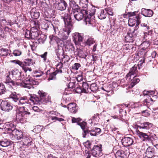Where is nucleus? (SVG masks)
Returning <instances> with one entry per match:
<instances>
[{"label":"nucleus","instance_id":"nucleus-40","mask_svg":"<svg viewBox=\"0 0 158 158\" xmlns=\"http://www.w3.org/2000/svg\"><path fill=\"white\" fill-rule=\"evenodd\" d=\"M10 144V141L6 139L1 141L0 145L3 147H7L9 146Z\"/></svg>","mask_w":158,"mask_h":158},{"label":"nucleus","instance_id":"nucleus-64","mask_svg":"<svg viewBox=\"0 0 158 158\" xmlns=\"http://www.w3.org/2000/svg\"><path fill=\"white\" fill-rule=\"evenodd\" d=\"M63 64L61 62L56 65V69H60L63 67Z\"/></svg>","mask_w":158,"mask_h":158},{"label":"nucleus","instance_id":"nucleus-41","mask_svg":"<svg viewBox=\"0 0 158 158\" xmlns=\"http://www.w3.org/2000/svg\"><path fill=\"white\" fill-rule=\"evenodd\" d=\"M10 97L13 99V100L16 102V104L17 102L19 101V98L16 95L15 92L11 93L10 95Z\"/></svg>","mask_w":158,"mask_h":158},{"label":"nucleus","instance_id":"nucleus-49","mask_svg":"<svg viewBox=\"0 0 158 158\" xmlns=\"http://www.w3.org/2000/svg\"><path fill=\"white\" fill-rule=\"evenodd\" d=\"M11 73L13 75H17L18 77L19 75H21L22 74L21 72L19 71V70H13Z\"/></svg>","mask_w":158,"mask_h":158},{"label":"nucleus","instance_id":"nucleus-55","mask_svg":"<svg viewBox=\"0 0 158 158\" xmlns=\"http://www.w3.org/2000/svg\"><path fill=\"white\" fill-rule=\"evenodd\" d=\"M81 67V65L78 63H75L72 66V69H77Z\"/></svg>","mask_w":158,"mask_h":158},{"label":"nucleus","instance_id":"nucleus-18","mask_svg":"<svg viewBox=\"0 0 158 158\" xmlns=\"http://www.w3.org/2000/svg\"><path fill=\"white\" fill-rule=\"evenodd\" d=\"M3 127L6 131H9L10 133H12V131L15 129V127L14 124L10 122L6 123L3 126Z\"/></svg>","mask_w":158,"mask_h":158},{"label":"nucleus","instance_id":"nucleus-24","mask_svg":"<svg viewBox=\"0 0 158 158\" xmlns=\"http://www.w3.org/2000/svg\"><path fill=\"white\" fill-rule=\"evenodd\" d=\"M146 157L148 158H151L154 156V149L148 147L145 152Z\"/></svg>","mask_w":158,"mask_h":158},{"label":"nucleus","instance_id":"nucleus-32","mask_svg":"<svg viewBox=\"0 0 158 158\" xmlns=\"http://www.w3.org/2000/svg\"><path fill=\"white\" fill-rule=\"evenodd\" d=\"M29 96H30V100L33 103L40 104V97H36V95H32L31 94H29Z\"/></svg>","mask_w":158,"mask_h":158},{"label":"nucleus","instance_id":"nucleus-54","mask_svg":"<svg viewBox=\"0 0 158 158\" xmlns=\"http://www.w3.org/2000/svg\"><path fill=\"white\" fill-rule=\"evenodd\" d=\"M21 51L18 50H16L14 51L13 54L15 56H18L20 55L21 54Z\"/></svg>","mask_w":158,"mask_h":158},{"label":"nucleus","instance_id":"nucleus-20","mask_svg":"<svg viewBox=\"0 0 158 158\" xmlns=\"http://www.w3.org/2000/svg\"><path fill=\"white\" fill-rule=\"evenodd\" d=\"M122 144L125 147H128L131 145L133 142V139L129 137H125L121 140Z\"/></svg>","mask_w":158,"mask_h":158},{"label":"nucleus","instance_id":"nucleus-30","mask_svg":"<svg viewBox=\"0 0 158 158\" xmlns=\"http://www.w3.org/2000/svg\"><path fill=\"white\" fill-rule=\"evenodd\" d=\"M145 98L143 102V104L144 105L148 107L152 104V102H153V100L151 98Z\"/></svg>","mask_w":158,"mask_h":158},{"label":"nucleus","instance_id":"nucleus-11","mask_svg":"<svg viewBox=\"0 0 158 158\" xmlns=\"http://www.w3.org/2000/svg\"><path fill=\"white\" fill-rule=\"evenodd\" d=\"M54 6L56 9L63 10L66 9L67 4L64 0H56Z\"/></svg>","mask_w":158,"mask_h":158},{"label":"nucleus","instance_id":"nucleus-46","mask_svg":"<svg viewBox=\"0 0 158 158\" xmlns=\"http://www.w3.org/2000/svg\"><path fill=\"white\" fill-rule=\"evenodd\" d=\"M6 89L4 85L0 83V95L5 93Z\"/></svg>","mask_w":158,"mask_h":158},{"label":"nucleus","instance_id":"nucleus-29","mask_svg":"<svg viewBox=\"0 0 158 158\" xmlns=\"http://www.w3.org/2000/svg\"><path fill=\"white\" fill-rule=\"evenodd\" d=\"M49 37L51 41L53 40H55L56 41L58 46H59L60 44H62L63 41L61 40L57 37L55 36L52 35H50Z\"/></svg>","mask_w":158,"mask_h":158},{"label":"nucleus","instance_id":"nucleus-17","mask_svg":"<svg viewBox=\"0 0 158 158\" xmlns=\"http://www.w3.org/2000/svg\"><path fill=\"white\" fill-rule=\"evenodd\" d=\"M153 126L152 123L148 122H144L141 123L140 125H137V128L140 129L141 131H143V129L148 130L151 128Z\"/></svg>","mask_w":158,"mask_h":158},{"label":"nucleus","instance_id":"nucleus-26","mask_svg":"<svg viewBox=\"0 0 158 158\" xmlns=\"http://www.w3.org/2000/svg\"><path fill=\"white\" fill-rule=\"evenodd\" d=\"M142 14L145 17H150L153 14V11L150 9L142 8L141 11Z\"/></svg>","mask_w":158,"mask_h":158},{"label":"nucleus","instance_id":"nucleus-60","mask_svg":"<svg viewBox=\"0 0 158 158\" xmlns=\"http://www.w3.org/2000/svg\"><path fill=\"white\" fill-rule=\"evenodd\" d=\"M76 79L78 82H80L83 80V78L82 75H79L76 78Z\"/></svg>","mask_w":158,"mask_h":158},{"label":"nucleus","instance_id":"nucleus-36","mask_svg":"<svg viewBox=\"0 0 158 158\" xmlns=\"http://www.w3.org/2000/svg\"><path fill=\"white\" fill-rule=\"evenodd\" d=\"M88 0H80L79 5L83 8L87 9L88 7Z\"/></svg>","mask_w":158,"mask_h":158},{"label":"nucleus","instance_id":"nucleus-43","mask_svg":"<svg viewBox=\"0 0 158 158\" xmlns=\"http://www.w3.org/2000/svg\"><path fill=\"white\" fill-rule=\"evenodd\" d=\"M75 81L73 80V82L70 81L69 84V85L68 86V89H65V91H68V89H73L75 88Z\"/></svg>","mask_w":158,"mask_h":158},{"label":"nucleus","instance_id":"nucleus-35","mask_svg":"<svg viewBox=\"0 0 158 158\" xmlns=\"http://www.w3.org/2000/svg\"><path fill=\"white\" fill-rule=\"evenodd\" d=\"M69 5L70 8L73 10V11L78 10V6L74 1H71L70 2Z\"/></svg>","mask_w":158,"mask_h":158},{"label":"nucleus","instance_id":"nucleus-61","mask_svg":"<svg viewBox=\"0 0 158 158\" xmlns=\"http://www.w3.org/2000/svg\"><path fill=\"white\" fill-rule=\"evenodd\" d=\"M81 120V119L79 118H73L72 119V123H78Z\"/></svg>","mask_w":158,"mask_h":158},{"label":"nucleus","instance_id":"nucleus-62","mask_svg":"<svg viewBox=\"0 0 158 158\" xmlns=\"http://www.w3.org/2000/svg\"><path fill=\"white\" fill-rule=\"evenodd\" d=\"M94 128L97 135L100 134L101 132V130L100 128L97 127H95Z\"/></svg>","mask_w":158,"mask_h":158},{"label":"nucleus","instance_id":"nucleus-27","mask_svg":"<svg viewBox=\"0 0 158 158\" xmlns=\"http://www.w3.org/2000/svg\"><path fill=\"white\" fill-rule=\"evenodd\" d=\"M155 94V92L153 91H148L144 90L143 92V95H141V96H143L145 98H151V96L153 97V95Z\"/></svg>","mask_w":158,"mask_h":158},{"label":"nucleus","instance_id":"nucleus-5","mask_svg":"<svg viewBox=\"0 0 158 158\" xmlns=\"http://www.w3.org/2000/svg\"><path fill=\"white\" fill-rule=\"evenodd\" d=\"M16 120L21 123L24 122L27 115L30 114V113L26 111L24 106L17 107L16 109Z\"/></svg>","mask_w":158,"mask_h":158},{"label":"nucleus","instance_id":"nucleus-4","mask_svg":"<svg viewBox=\"0 0 158 158\" xmlns=\"http://www.w3.org/2000/svg\"><path fill=\"white\" fill-rule=\"evenodd\" d=\"M73 14L68 13H63L61 15V18L63 19L65 24L64 28V30L65 32L66 33L65 35L66 36L69 35L71 32V29L73 25L72 18Z\"/></svg>","mask_w":158,"mask_h":158},{"label":"nucleus","instance_id":"nucleus-25","mask_svg":"<svg viewBox=\"0 0 158 158\" xmlns=\"http://www.w3.org/2000/svg\"><path fill=\"white\" fill-rule=\"evenodd\" d=\"M68 109L71 113L75 114L78 110V107L75 103H71L68 105Z\"/></svg>","mask_w":158,"mask_h":158},{"label":"nucleus","instance_id":"nucleus-3","mask_svg":"<svg viewBox=\"0 0 158 158\" xmlns=\"http://www.w3.org/2000/svg\"><path fill=\"white\" fill-rule=\"evenodd\" d=\"M27 70H24V72H21L22 73V74H21V75H19L18 76L19 79H18L17 82H19V83H24V84H25V83H27V81H29L27 83V85H28L25 84V86H23V85L20 86L22 87L27 88L29 89H30L31 88H33V85H38L39 82L37 81H35L33 79L25 78L26 72ZM28 70L30 72L31 71V70Z\"/></svg>","mask_w":158,"mask_h":158},{"label":"nucleus","instance_id":"nucleus-21","mask_svg":"<svg viewBox=\"0 0 158 158\" xmlns=\"http://www.w3.org/2000/svg\"><path fill=\"white\" fill-rule=\"evenodd\" d=\"M22 141L24 146H29L33 143L31 138L29 136L23 137Z\"/></svg>","mask_w":158,"mask_h":158},{"label":"nucleus","instance_id":"nucleus-31","mask_svg":"<svg viewBox=\"0 0 158 158\" xmlns=\"http://www.w3.org/2000/svg\"><path fill=\"white\" fill-rule=\"evenodd\" d=\"M116 158H126V155L123 150H118L115 154Z\"/></svg>","mask_w":158,"mask_h":158},{"label":"nucleus","instance_id":"nucleus-53","mask_svg":"<svg viewBox=\"0 0 158 158\" xmlns=\"http://www.w3.org/2000/svg\"><path fill=\"white\" fill-rule=\"evenodd\" d=\"M25 104H26V102L20 98L19 99V101L17 102L16 105H20Z\"/></svg>","mask_w":158,"mask_h":158},{"label":"nucleus","instance_id":"nucleus-50","mask_svg":"<svg viewBox=\"0 0 158 158\" xmlns=\"http://www.w3.org/2000/svg\"><path fill=\"white\" fill-rule=\"evenodd\" d=\"M95 43V41L93 38H89L86 42V44L90 46Z\"/></svg>","mask_w":158,"mask_h":158},{"label":"nucleus","instance_id":"nucleus-23","mask_svg":"<svg viewBox=\"0 0 158 158\" xmlns=\"http://www.w3.org/2000/svg\"><path fill=\"white\" fill-rule=\"evenodd\" d=\"M12 134L14 137L17 139H19L21 138L22 139L23 137L22 132L21 131H19L15 129L12 131Z\"/></svg>","mask_w":158,"mask_h":158},{"label":"nucleus","instance_id":"nucleus-59","mask_svg":"<svg viewBox=\"0 0 158 158\" xmlns=\"http://www.w3.org/2000/svg\"><path fill=\"white\" fill-rule=\"evenodd\" d=\"M32 109L35 111L37 112H42V110L40 109L39 107L37 106H34L32 107Z\"/></svg>","mask_w":158,"mask_h":158},{"label":"nucleus","instance_id":"nucleus-45","mask_svg":"<svg viewBox=\"0 0 158 158\" xmlns=\"http://www.w3.org/2000/svg\"><path fill=\"white\" fill-rule=\"evenodd\" d=\"M98 115L99 114H94L91 118L92 122H94L95 123H98L99 121V117Z\"/></svg>","mask_w":158,"mask_h":158},{"label":"nucleus","instance_id":"nucleus-10","mask_svg":"<svg viewBox=\"0 0 158 158\" xmlns=\"http://www.w3.org/2000/svg\"><path fill=\"white\" fill-rule=\"evenodd\" d=\"M138 34L137 29H134L132 31L128 32L125 37V41L127 42L132 43Z\"/></svg>","mask_w":158,"mask_h":158},{"label":"nucleus","instance_id":"nucleus-57","mask_svg":"<svg viewBox=\"0 0 158 158\" xmlns=\"http://www.w3.org/2000/svg\"><path fill=\"white\" fill-rule=\"evenodd\" d=\"M89 133L90 135L92 136H95L97 135L94 128L91 130H89L88 134Z\"/></svg>","mask_w":158,"mask_h":158},{"label":"nucleus","instance_id":"nucleus-48","mask_svg":"<svg viewBox=\"0 0 158 158\" xmlns=\"http://www.w3.org/2000/svg\"><path fill=\"white\" fill-rule=\"evenodd\" d=\"M106 14H108L109 15H113V12L111 9L110 8H107L105 9Z\"/></svg>","mask_w":158,"mask_h":158},{"label":"nucleus","instance_id":"nucleus-33","mask_svg":"<svg viewBox=\"0 0 158 158\" xmlns=\"http://www.w3.org/2000/svg\"><path fill=\"white\" fill-rule=\"evenodd\" d=\"M106 16V14L104 10H101L98 12V17L100 19H105Z\"/></svg>","mask_w":158,"mask_h":158},{"label":"nucleus","instance_id":"nucleus-1","mask_svg":"<svg viewBox=\"0 0 158 158\" xmlns=\"http://www.w3.org/2000/svg\"><path fill=\"white\" fill-rule=\"evenodd\" d=\"M95 12L94 9H92L90 11L88 10V9L82 10L79 9L77 10L73 11V16L78 21L82 20L85 17L86 24L93 26L96 22L94 19V15Z\"/></svg>","mask_w":158,"mask_h":158},{"label":"nucleus","instance_id":"nucleus-15","mask_svg":"<svg viewBox=\"0 0 158 158\" xmlns=\"http://www.w3.org/2000/svg\"><path fill=\"white\" fill-rule=\"evenodd\" d=\"M140 19L139 15L135 16L134 18H129L128 20V25L130 27H133L134 26L136 23V25H138L140 23L139 19Z\"/></svg>","mask_w":158,"mask_h":158},{"label":"nucleus","instance_id":"nucleus-2","mask_svg":"<svg viewBox=\"0 0 158 158\" xmlns=\"http://www.w3.org/2000/svg\"><path fill=\"white\" fill-rule=\"evenodd\" d=\"M150 45V43L148 41H145L141 44V48L139 52L138 53V56L142 59L140 60L139 63L137 64H135L132 68V69H140L142 68L143 63H144L146 54L147 52L149 49Z\"/></svg>","mask_w":158,"mask_h":158},{"label":"nucleus","instance_id":"nucleus-6","mask_svg":"<svg viewBox=\"0 0 158 158\" xmlns=\"http://www.w3.org/2000/svg\"><path fill=\"white\" fill-rule=\"evenodd\" d=\"M40 35V31L35 27H31L30 31L26 30L25 32V37L28 39H35Z\"/></svg>","mask_w":158,"mask_h":158},{"label":"nucleus","instance_id":"nucleus-42","mask_svg":"<svg viewBox=\"0 0 158 158\" xmlns=\"http://www.w3.org/2000/svg\"><path fill=\"white\" fill-rule=\"evenodd\" d=\"M34 72V75L33 76L36 77H40L43 74V72L40 70H36Z\"/></svg>","mask_w":158,"mask_h":158},{"label":"nucleus","instance_id":"nucleus-39","mask_svg":"<svg viewBox=\"0 0 158 158\" xmlns=\"http://www.w3.org/2000/svg\"><path fill=\"white\" fill-rule=\"evenodd\" d=\"M8 50L6 49L2 48L0 49V55L2 56H6L8 54Z\"/></svg>","mask_w":158,"mask_h":158},{"label":"nucleus","instance_id":"nucleus-34","mask_svg":"<svg viewBox=\"0 0 158 158\" xmlns=\"http://www.w3.org/2000/svg\"><path fill=\"white\" fill-rule=\"evenodd\" d=\"M62 72V70H56V71L53 72L50 74L48 80L49 81L55 79L57 73H61Z\"/></svg>","mask_w":158,"mask_h":158},{"label":"nucleus","instance_id":"nucleus-38","mask_svg":"<svg viewBox=\"0 0 158 158\" xmlns=\"http://www.w3.org/2000/svg\"><path fill=\"white\" fill-rule=\"evenodd\" d=\"M40 38L38 39V41L39 43L43 44L46 39V36L44 34H40Z\"/></svg>","mask_w":158,"mask_h":158},{"label":"nucleus","instance_id":"nucleus-47","mask_svg":"<svg viewBox=\"0 0 158 158\" xmlns=\"http://www.w3.org/2000/svg\"><path fill=\"white\" fill-rule=\"evenodd\" d=\"M90 89L92 91H94L98 89V87L95 83H93L91 85Z\"/></svg>","mask_w":158,"mask_h":158},{"label":"nucleus","instance_id":"nucleus-19","mask_svg":"<svg viewBox=\"0 0 158 158\" xmlns=\"http://www.w3.org/2000/svg\"><path fill=\"white\" fill-rule=\"evenodd\" d=\"M137 135L140 138L142 139L144 141H149L150 137L147 134L143 132L139 131L138 129L136 130Z\"/></svg>","mask_w":158,"mask_h":158},{"label":"nucleus","instance_id":"nucleus-8","mask_svg":"<svg viewBox=\"0 0 158 158\" xmlns=\"http://www.w3.org/2000/svg\"><path fill=\"white\" fill-rule=\"evenodd\" d=\"M32 60L31 59H27L25 60L24 61V63H23L22 62L19 60H10V62L12 63H14L16 64H18L21 66L23 69H30L27 68L26 66H30L33 64L32 62Z\"/></svg>","mask_w":158,"mask_h":158},{"label":"nucleus","instance_id":"nucleus-28","mask_svg":"<svg viewBox=\"0 0 158 158\" xmlns=\"http://www.w3.org/2000/svg\"><path fill=\"white\" fill-rule=\"evenodd\" d=\"M31 15L32 18L35 19H37L40 16V12L35 9H33L31 10Z\"/></svg>","mask_w":158,"mask_h":158},{"label":"nucleus","instance_id":"nucleus-7","mask_svg":"<svg viewBox=\"0 0 158 158\" xmlns=\"http://www.w3.org/2000/svg\"><path fill=\"white\" fill-rule=\"evenodd\" d=\"M10 75V72H8V73H7L5 75V80L4 81V83L6 84L7 85H9L10 86L12 87L13 86L16 85H23L25 86V84L27 85V83L28 81H27V83H26V84L24 83H19V82L16 81H13L11 78L9 76ZM29 81H28L29 82ZM26 84V83H25Z\"/></svg>","mask_w":158,"mask_h":158},{"label":"nucleus","instance_id":"nucleus-9","mask_svg":"<svg viewBox=\"0 0 158 158\" xmlns=\"http://www.w3.org/2000/svg\"><path fill=\"white\" fill-rule=\"evenodd\" d=\"M137 72V70H131L127 75V77H130L133 78V79L132 80L130 87L131 88L133 87L139 81V79L138 78H135L136 76V73Z\"/></svg>","mask_w":158,"mask_h":158},{"label":"nucleus","instance_id":"nucleus-16","mask_svg":"<svg viewBox=\"0 0 158 158\" xmlns=\"http://www.w3.org/2000/svg\"><path fill=\"white\" fill-rule=\"evenodd\" d=\"M77 124L80 126L81 128L83 131L82 133L83 137L84 138L85 137L89 131V127L87 126L86 123L85 122H82L81 123H77Z\"/></svg>","mask_w":158,"mask_h":158},{"label":"nucleus","instance_id":"nucleus-56","mask_svg":"<svg viewBox=\"0 0 158 158\" xmlns=\"http://www.w3.org/2000/svg\"><path fill=\"white\" fill-rule=\"evenodd\" d=\"M136 12H129L128 13V15H129V18H134L136 16L135 15V13Z\"/></svg>","mask_w":158,"mask_h":158},{"label":"nucleus","instance_id":"nucleus-14","mask_svg":"<svg viewBox=\"0 0 158 158\" xmlns=\"http://www.w3.org/2000/svg\"><path fill=\"white\" fill-rule=\"evenodd\" d=\"M102 146L101 145L100 146H94L92 149L91 150L92 155L95 157H97L101 155L102 151Z\"/></svg>","mask_w":158,"mask_h":158},{"label":"nucleus","instance_id":"nucleus-22","mask_svg":"<svg viewBox=\"0 0 158 158\" xmlns=\"http://www.w3.org/2000/svg\"><path fill=\"white\" fill-rule=\"evenodd\" d=\"M73 41L76 45L78 44L79 42H82L83 37L81 34L75 33L73 36Z\"/></svg>","mask_w":158,"mask_h":158},{"label":"nucleus","instance_id":"nucleus-13","mask_svg":"<svg viewBox=\"0 0 158 158\" xmlns=\"http://www.w3.org/2000/svg\"><path fill=\"white\" fill-rule=\"evenodd\" d=\"M0 107L2 110L7 112L11 110L13 108L10 103L8 101H2L1 102Z\"/></svg>","mask_w":158,"mask_h":158},{"label":"nucleus","instance_id":"nucleus-37","mask_svg":"<svg viewBox=\"0 0 158 158\" xmlns=\"http://www.w3.org/2000/svg\"><path fill=\"white\" fill-rule=\"evenodd\" d=\"M89 85L88 84L85 82H83L82 85V89L83 92L84 93H87L89 91L88 90Z\"/></svg>","mask_w":158,"mask_h":158},{"label":"nucleus","instance_id":"nucleus-12","mask_svg":"<svg viewBox=\"0 0 158 158\" xmlns=\"http://www.w3.org/2000/svg\"><path fill=\"white\" fill-rule=\"evenodd\" d=\"M38 94L40 96V104L41 103H47L50 101V97L47 94L43 91L39 90Z\"/></svg>","mask_w":158,"mask_h":158},{"label":"nucleus","instance_id":"nucleus-63","mask_svg":"<svg viewBox=\"0 0 158 158\" xmlns=\"http://www.w3.org/2000/svg\"><path fill=\"white\" fill-rule=\"evenodd\" d=\"M75 89L76 92L77 93H80L81 92H83L82 88L80 87H77Z\"/></svg>","mask_w":158,"mask_h":158},{"label":"nucleus","instance_id":"nucleus-52","mask_svg":"<svg viewBox=\"0 0 158 158\" xmlns=\"http://www.w3.org/2000/svg\"><path fill=\"white\" fill-rule=\"evenodd\" d=\"M0 23L1 26L2 27H3L6 24V21L4 18H2L0 19Z\"/></svg>","mask_w":158,"mask_h":158},{"label":"nucleus","instance_id":"nucleus-58","mask_svg":"<svg viewBox=\"0 0 158 158\" xmlns=\"http://www.w3.org/2000/svg\"><path fill=\"white\" fill-rule=\"evenodd\" d=\"M78 56L82 58H85L87 56L86 55L84 54L83 53V52L81 50L78 52Z\"/></svg>","mask_w":158,"mask_h":158},{"label":"nucleus","instance_id":"nucleus-44","mask_svg":"<svg viewBox=\"0 0 158 158\" xmlns=\"http://www.w3.org/2000/svg\"><path fill=\"white\" fill-rule=\"evenodd\" d=\"M42 129V127L40 125H38L35 127V128L33 130V132L36 133H38L40 132Z\"/></svg>","mask_w":158,"mask_h":158},{"label":"nucleus","instance_id":"nucleus-51","mask_svg":"<svg viewBox=\"0 0 158 158\" xmlns=\"http://www.w3.org/2000/svg\"><path fill=\"white\" fill-rule=\"evenodd\" d=\"M148 23H142L141 24V25L142 27L145 28V29L146 30L147 29L149 31L150 29V27L149 25H148Z\"/></svg>","mask_w":158,"mask_h":158}]
</instances>
